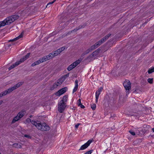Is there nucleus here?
Masks as SVG:
<instances>
[{
    "label": "nucleus",
    "mask_w": 154,
    "mask_h": 154,
    "mask_svg": "<svg viewBox=\"0 0 154 154\" xmlns=\"http://www.w3.org/2000/svg\"><path fill=\"white\" fill-rule=\"evenodd\" d=\"M26 123L31 122L38 129L42 131H47L50 129V127L45 123L40 122L39 121L32 120L29 118L27 119L26 121Z\"/></svg>",
    "instance_id": "1"
},
{
    "label": "nucleus",
    "mask_w": 154,
    "mask_h": 154,
    "mask_svg": "<svg viewBox=\"0 0 154 154\" xmlns=\"http://www.w3.org/2000/svg\"><path fill=\"white\" fill-rule=\"evenodd\" d=\"M19 16L17 15H14L7 17L4 20L0 22V27L6 25H9L17 19Z\"/></svg>",
    "instance_id": "2"
},
{
    "label": "nucleus",
    "mask_w": 154,
    "mask_h": 154,
    "mask_svg": "<svg viewBox=\"0 0 154 154\" xmlns=\"http://www.w3.org/2000/svg\"><path fill=\"white\" fill-rule=\"evenodd\" d=\"M23 82H19L16 85H14V86L12 87L9 88L8 90L5 91L6 92L7 94L10 93L14 90L19 87L21 85L23 84Z\"/></svg>",
    "instance_id": "3"
},
{
    "label": "nucleus",
    "mask_w": 154,
    "mask_h": 154,
    "mask_svg": "<svg viewBox=\"0 0 154 154\" xmlns=\"http://www.w3.org/2000/svg\"><path fill=\"white\" fill-rule=\"evenodd\" d=\"M101 44V43H100L99 42V41L95 44L91 46L89 48L86 50L85 52V54H86L89 53L90 52L98 47Z\"/></svg>",
    "instance_id": "4"
},
{
    "label": "nucleus",
    "mask_w": 154,
    "mask_h": 154,
    "mask_svg": "<svg viewBox=\"0 0 154 154\" xmlns=\"http://www.w3.org/2000/svg\"><path fill=\"white\" fill-rule=\"evenodd\" d=\"M63 81L62 79H60L58 80L57 82H55L51 88V90H53L57 88L58 86H60L63 83Z\"/></svg>",
    "instance_id": "5"
},
{
    "label": "nucleus",
    "mask_w": 154,
    "mask_h": 154,
    "mask_svg": "<svg viewBox=\"0 0 154 154\" xmlns=\"http://www.w3.org/2000/svg\"><path fill=\"white\" fill-rule=\"evenodd\" d=\"M54 52L51 53L41 58L42 61H43V62L51 59L55 57V56H54Z\"/></svg>",
    "instance_id": "6"
},
{
    "label": "nucleus",
    "mask_w": 154,
    "mask_h": 154,
    "mask_svg": "<svg viewBox=\"0 0 154 154\" xmlns=\"http://www.w3.org/2000/svg\"><path fill=\"white\" fill-rule=\"evenodd\" d=\"M123 85L126 90L129 91L131 88V82L129 80H126L124 82Z\"/></svg>",
    "instance_id": "7"
},
{
    "label": "nucleus",
    "mask_w": 154,
    "mask_h": 154,
    "mask_svg": "<svg viewBox=\"0 0 154 154\" xmlns=\"http://www.w3.org/2000/svg\"><path fill=\"white\" fill-rule=\"evenodd\" d=\"M92 142V140H89L87 142L85 143L84 145L81 146L79 151L83 150L87 148L90 145V144Z\"/></svg>",
    "instance_id": "8"
},
{
    "label": "nucleus",
    "mask_w": 154,
    "mask_h": 154,
    "mask_svg": "<svg viewBox=\"0 0 154 154\" xmlns=\"http://www.w3.org/2000/svg\"><path fill=\"white\" fill-rule=\"evenodd\" d=\"M67 90V88L64 87L59 90L57 92L55 93V95L57 96H60L62 94L64 93Z\"/></svg>",
    "instance_id": "9"
},
{
    "label": "nucleus",
    "mask_w": 154,
    "mask_h": 154,
    "mask_svg": "<svg viewBox=\"0 0 154 154\" xmlns=\"http://www.w3.org/2000/svg\"><path fill=\"white\" fill-rule=\"evenodd\" d=\"M66 106V103H62L60 104L59 102L58 106V110L59 112L60 113H62L65 109Z\"/></svg>",
    "instance_id": "10"
},
{
    "label": "nucleus",
    "mask_w": 154,
    "mask_h": 154,
    "mask_svg": "<svg viewBox=\"0 0 154 154\" xmlns=\"http://www.w3.org/2000/svg\"><path fill=\"white\" fill-rule=\"evenodd\" d=\"M65 49V48L64 47H62L58 49L57 50L55 51L54 53V56H56L58 54H59L60 53L63 51Z\"/></svg>",
    "instance_id": "11"
},
{
    "label": "nucleus",
    "mask_w": 154,
    "mask_h": 154,
    "mask_svg": "<svg viewBox=\"0 0 154 154\" xmlns=\"http://www.w3.org/2000/svg\"><path fill=\"white\" fill-rule=\"evenodd\" d=\"M111 34L109 33L106 35L105 37L99 41V42L102 44L103 42L106 41L108 38L111 36Z\"/></svg>",
    "instance_id": "12"
},
{
    "label": "nucleus",
    "mask_w": 154,
    "mask_h": 154,
    "mask_svg": "<svg viewBox=\"0 0 154 154\" xmlns=\"http://www.w3.org/2000/svg\"><path fill=\"white\" fill-rule=\"evenodd\" d=\"M43 61H42L41 58H40L38 60L32 63L31 64L32 66H34L36 65H38L41 63H43Z\"/></svg>",
    "instance_id": "13"
},
{
    "label": "nucleus",
    "mask_w": 154,
    "mask_h": 154,
    "mask_svg": "<svg viewBox=\"0 0 154 154\" xmlns=\"http://www.w3.org/2000/svg\"><path fill=\"white\" fill-rule=\"evenodd\" d=\"M30 53H28L27 54L23 57L22 58L20 59V60L19 61V62H20V63H21L23 62L25 60H26L27 58H28L29 56H30Z\"/></svg>",
    "instance_id": "14"
},
{
    "label": "nucleus",
    "mask_w": 154,
    "mask_h": 154,
    "mask_svg": "<svg viewBox=\"0 0 154 154\" xmlns=\"http://www.w3.org/2000/svg\"><path fill=\"white\" fill-rule=\"evenodd\" d=\"M25 113L26 111L24 110H22L18 113L17 116L20 119L24 116Z\"/></svg>",
    "instance_id": "15"
},
{
    "label": "nucleus",
    "mask_w": 154,
    "mask_h": 154,
    "mask_svg": "<svg viewBox=\"0 0 154 154\" xmlns=\"http://www.w3.org/2000/svg\"><path fill=\"white\" fill-rule=\"evenodd\" d=\"M98 51L96 50L91 55H89L87 57V59H90V58H92L93 57H95L98 54Z\"/></svg>",
    "instance_id": "16"
},
{
    "label": "nucleus",
    "mask_w": 154,
    "mask_h": 154,
    "mask_svg": "<svg viewBox=\"0 0 154 154\" xmlns=\"http://www.w3.org/2000/svg\"><path fill=\"white\" fill-rule=\"evenodd\" d=\"M86 24L85 23L84 24L82 25H80L78 27H77L75 29H74L73 30H72L71 32H72L73 31L76 32L77 31L79 30V29H81L84 28L85 26H86Z\"/></svg>",
    "instance_id": "17"
},
{
    "label": "nucleus",
    "mask_w": 154,
    "mask_h": 154,
    "mask_svg": "<svg viewBox=\"0 0 154 154\" xmlns=\"http://www.w3.org/2000/svg\"><path fill=\"white\" fill-rule=\"evenodd\" d=\"M81 61V60L80 59H78V60L76 61L71 64L74 68L78 64H79Z\"/></svg>",
    "instance_id": "18"
},
{
    "label": "nucleus",
    "mask_w": 154,
    "mask_h": 154,
    "mask_svg": "<svg viewBox=\"0 0 154 154\" xmlns=\"http://www.w3.org/2000/svg\"><path fill=\"white\" fill-rule=\"evenodd\" d=\"M20 64V62L18 61L16 62L15 63L13 64L10 67H9L8 69L9 70H10L13 68H14L16 66H18Z\"/></svg>",
    "instance_id": "19"
},
{
    "label": "nucleus",
    "mask_w": 154,
    "mask_h": 154,
    "mask_svg": "<svg viewBox=\"0 0 154 154\" xmlns=\"http://www.w3.org/2000/svg\"><path fill=\"white\" fill-rule=\"evenodd\" d=\"M78 81L77 80H76L75 81V86L73 89L72 93H74L75 92H76L78 88Z\"/></svg>",
    "instance_id": "20"
},
{
    "label": "nucleus",
    "mask_w": 154,
    "mask_h": 154,
    "mask_svg": "<svg viewBox=\"0 0 154 154\" xmlns=\"http://www.w3.org/2000/svg\"><path fill=\"white\" fill-rule=\"evenodd\" d=\"M67 96H65L63 97V100L60 101V104L65 103L67 101Z\"/></svg>",
    "instance_id": "21"
},
{
    "label": "nucleus",
    "mask_w": 154,
    "mask_h": 154,
    "mask_svg": "<svg viewBox=\"0 0 154 154\" xmlns=\"http://www.w3.org/2000/svg\"><path fill=\"white\" fill-rule=\"evenodd\" d=\"M23 32H22L20 34V35L19 36H18L17 37H16V38H14V39H13L10 40L9 41H16L20 38H21L23 37Z\"/></svg>",
    "instance_id": "22"
},
{
    "label": "nucleus",
    "mask_w": 154,
    "mask_h": 154,
    "mask_svg": "<svg viewBox=\"0 0 154 154\" xmlns=\"http://www.w3.org/2000/svg\"><path fill=\"white\" fill-rule=\"evenodd\" d=\"M20 118L17 116L15 117L13 119L12 123L13 124L15 122H16L18 121L20 119Z\"/></svg>",
    "instance_id": "23"
},
{
    "label": "nucleus",
    "mask_w": 154,
    "mask_h": 154,
    "mask_svg": "<svg viewBox=\"0 0 154 154\" xmlns=\"http://www.w3.org/2000/svg\"><path fill=\"white\" fill-rule=\"evenodd\" d=\"M103 89V88L102 87H100L98 88V90L95 93V95L99 96L101 92Z\"/></svg>",
    "instance_id": "24"
},
{
    "label": "nucleus",
    "mask_w": 154,
    "mask_h": 154,
    "mask_svg": "<svg viewBox=\"0 0 154 154\" xmlns=\"http://www.w3.org/2000/svg\"><path fill=\"white\" fill-rule=\"evenodd\" d=\"M13 147L17 148H20L21 147L20 144L19 143H14L13 145Z\"/></svg>",
    "instance_id": "25"
},
{
    "label": "nucleus",
    "mask_w": 154,
    "mask_h": 154,
    "mask_svg": "<svg viewBox=\"0 0 154 154\" xmlns=\"http://www.w3.org/2000/svg\"><path fill=\"white\" fill-rule=\"evenodd\" d=\"M153 72H154V67L150 68L148 71L149 74H151Z\"/></svg>",
    "instance_id": "26"
},
{
    "label": "nucleus",
    "mask_w": 154,
    "mask_h": 154,
    "mask_svg": "<svg viewBox=\"0 0 154 154\" xmlns=\"http://www.w3.org/2000/svg\"><path fill=\"white\" fill-rule=\"evenodd\" d=\"M6 95H7L5 91H4L0 94V97H2V96H4Z\"/></svg>",
    "instance_id": "27"
},
{
    "label": "nucleus",
    "mask_w": 154,
    "mask_h": 154,
    "mask_svg": "<svg viewBox=\"0 0 154 154\" xmlns=\"http://www.w3.org/2000/svg\"><path fill=\"white\" fill-rule=\"evenodd\" d=\"M91 107L93 110H94L96 108V105L95 104H91Z\"/></svg>",
    "instance_id": "28"
},
{
    "label": "nucleus",
    "mask_w": 154,
    "mask_h": 154,
    "mask_svg": "<svg viewBox=\"0 0 154 154\" xmlns=\"http://www.w3.org/2000/svg\"><path fill=\"white\" fill-rule=\"evenodd\" d=\"M73 68V67L71 65H70L68 67L67 69L68 71H69L71 70Z\"/></svg>",
    "instance_id": "29"
},
{
    "label": "nucleus",
    "mask_w": 154,
    "mask_h": 154,
    "mask_svg": "<svg viewBox=\"0 0 154 154\" xmlns=\"http://www.w3.org/2000/svg\"><path fill=\"white\" fill-rule=\"evenodd\" d=\"M148 82L150 83H152L153 82V79H150V78H149L147 79Z\"/></svg>",
    "instance_id": "30"
},
{
    "label": "nucleus",
    "mask_w": 154,
    "mask_h": 154,
    "mask_svg": "<svg viewBox=\"0 0 154 154\" xmlns=\"http://www.w3.org/2000/svg\"><path fill=\"white\" fill-rule=\"evenodd\" d=\"M93 151V150H90L86 152L84 154H91Z\"/></svg>",
    "instance_id": "31"
},
{
    "label": "nucleus",
    "mask_w": 154,
    "mask_h": 154,
    "mask_svg": "<svg viewBox=\"0 0 154 154\" xmlns=\"http://www.w3.org/2000/svg\"><path fill=\"white\" fill-rule=\"evenodd\" d=\"M129 132L132 135L134 136L135 134V133L132 131H130Z\"/></svg>",
    "instance_id": "32"
},
{
    "label": "nucleus",
    "mask_w": 154,
    "mask_h": 154,
    "mask_svg": "<svg viewBox=\"0 0 154 154\" xmlns=\"http://www.w3.org/2000/svg\"><path fill=\"white\" fill-rule=\"evenodd\" d=\"M99 97V95H95L96 102V103H97L98 102V99Z\"/></svg>",
    "instance_id": "33"
},
{
    "label": "nucleus",
    "mask_w": 154,
    "mask_h": 154,
    "mask_svg": "<svg viewBox=\"0 0 154 154\" xmlns=\"http://www.w3.org/2000/svg\"><path fill=\"white\" fill-rule=\"evenodd\" d=\"M78 105L79 106L81 104H82L81 103V100L80 99H79L78 100Z\"/></svg>",
    "instance_id": "34"
},
{
    "label": "nucleus",
    "mask_w": 154,
    "mask_h": 154,
    "mask_svg": "<svg viewBox=\"0 0 154 154\" xmlns=\"http://www.w3.org/2000/svg\"><path fill=\"white\" fill-rule=\"evenodd\" d=\"M53 3H52V2H49L47 5V6H46V7H49L50 6V5L52 4Z\"/></svg>",
    "instance_id": "35"
},
{
    "label": "nucleus",
    "mask_w": 154,
    "mask_h": 154,
    "mask_svg": "<svg viewBox=\"0 0 154 154\" xmlns=\"http://www.w3.org/2000/svg\"><path fill=\"white\" fill-rule=\"evenodd\" d=\"M24 137L29 138H31V137L30 136L28 135H25L24 136Z\"/></svg>",
    "instance_id": "36"
},
{
    "label": "nucleus",
    "mask_w": 154,
    "mask_h": 154,
    "mask_svg": "<svg viewBox=\"0 0 154 154\" xmlns=\"http://www.w3.org/2000/svg\"><path fill=\"white\" fill-rule=\"evenodd\" d=\"M80 125L79 123H78L77 125H75V127L76 128H78L79 125Z\"/></svg>",
    "instance_id": "37"
},
{
    "label": "nucleus",
    "mask_w": 154,
    "mask_h": 154,
    "mask_svg": "<svg viewBox=\"0 0 154 154\" xmlns=\"http://www.w3.org/2000/svg\"><path fill=\"white\" fill-rule=\"evenodd\" d=\"M79 106H80L83 109L85 108V106L81 104Z\"/></svg>",
    "instance_id": "38"
},
{
    "label": "nucleus",
    "mask_w": 154,
    "mask_h": 154,
    "mask_svg": "<svg viewBox=\"0 0 154 154\" xmlns=\"http://www.w3.org/2000/svg\"><path fill=\"white\" fill-rule=\"evenodd\" d=\"M69 73H68L66 74V75H64V78H66L67 77H68L69 76Z\"/></svg>",
    "instance_id": "39"
},
{
    "label": "nucleus",
    "mask_w": 154,
    "mask_h": 154,
    "mask_svg": "<svg viewBox=\"0 0 154 154\" xmlns=\"http://www.w3.org/2000/svg\"><path fill=\"white\" fill-rule=\"evenodd\" d=\"M54 33V32H53L52 33L50 34L49 35L50 36H53L55 34Z\"/></svg>",
    "instance_id": "40"
},
{
    "label": "nucleus",
    "mask_w": 154,
    "mask_h": 154,
    "mask_svg": "<svg viewBox=\"0 0 154 154\" xmlns=\"http://www.w3.org/2000/svg\"><path fill=\"white\" fill-rule=\"evenodd\" d=\"M3 102V101L0 100V105H1Z\"/></svg>",
    "instance_id": "41"
},
{
    "label": "nucleus",
    "mask_w": 154,
    "mask_h": 154,
    "mask_svg": "<svg viewBox=\"0 0 154 154\" xmlns=\"http://www.w3.org/2000/svg\"><path fill=\"white\" fill-rule=\"evenodd\" d=\"M56 1V0H54L52 2V3L53 4V3H54V2H55Z\"/></svg>",
    "instance_id": "42"
},
{
    "label": "nucleus",
    "mask_w": 154,
    "mask_h": 154,
    "mask_svg": "<svg viewBox=\"0 0 154 154\" xmlns=\"http://www.w3.org/2000/svg\"><path fill=\"white\" fill-rule=\"evenodd\" d=\"M152 131L153 132H154V128H152Z\"/></svg>",
    "instance_id": "43"
},
{
    "label": "nucleus",
    "mask_w": 154,
    "mask_h": 154,
    "mask_svg": "<svg viewBox=\"0 0 154 154\" xmlns=\"http://www.w3.org/2000/svg\"><path fill=\"white\" fill-rule=\"evenodd\" d=\"M32 115H30V116H29V117L31 118L32 117Z\"/></svg>",
    "instance_id": "44"
},
{
    "label": "nucleus",
    "mask_w": 154,
    "mask_h": 154,
    "mask_svg": "<svg viewBox=\"0 0 154 154\" xmlns=\"http://www.w3.org/2000/svg\"><path fill=\"white\" fill-rule=\"evenodd\" d=\"M134 116H137V117L138 116V115H134Z\"/></svg>",
    "instance_id": "45"
},
{
    "label": "nucleus",
    "mask_w": 154,
    "mask_h": 154,
    "mask_svg": "<svg viewBox=\"0 0 154 154\" xmlns=\"http://www.w3.org/2000/svg\"><path fill=\"white\" fill-rule=\"evenodd\" d=\"M0 154H1V153H0Z\"/></svg>",
    "instance_id": "46"
}]
</instances>
